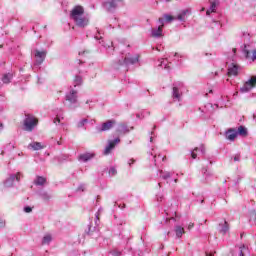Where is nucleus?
<instances>
[{
  "label": "nucleus",
  "mask_w": 256,
  "mask_h": 256,
  "mask_svg": "<svg viewBox=\"0 0 256 256\" xmlns=\"http://www.w3.org/2000/svg\"><path fill=\"white\" fill-rule=\"evenodd\" d=\"M70 19L74 21L77 27H87L89 25V18L85 17V8L81 5H76L70 11Z\"/></svg>",
  "instance_id": "1"
},
{
  "label": "nucleus",
  "mask_w": 256,
  "mask_h": 256,
  "mask_svg": "<svg viewBox=\"0 0 256 256\" xmlns=\"http://www.w3.org/2000/svg\"><path fill=\"white\" fill-rule=\"evenodd\" d=\"M37 125H39V119L32 114H26V118L24 119V130L31 132Z\"/></svg>",
  "instance_id": "2"
},
{
  "label": "nucleus",
  "mask_w": 256,
  "mask_h": 256,
  "mask_svg": "<svg viewBox=\"0 0 256 256\" xmlns=\"http://www.w3.org/2000/svg\"><path fill=\"white\" fill-rule=\"evenodd\" d=\"M256 87V77L252 76L251 79L246 81L243 86L240 88L241 93H249L251 89H254Z\"/></svg>",
  "instance_id": "3"
},
{
  "label": "nucleus",
  "mask_w": 256,
  "mask_h": 256,
  "mask_svg": "<svg viewBox=\"0 0 256 256\" xmlns=\"http://www.w3.org/2000/svg\"><path fill=\"white\" fill-rule=\"evenodd\" d=\"M135 63H139V56L129 57L126 56L123 61L119 60L118 65L115 66V69H119L121 65H135Z\"/></svg>",
  "instance_id": "4"
},
{
  "label": "nucleus",
  "mask_w": 256,
  "mask_h": 256,
  "mask_svg": "<svg viewBox=\"0 0 256 256\" xmlns=\"http://www.w3.org/2000/svg\"><path fill=\"white\" fill-rule=\"evenodd\" d=\"M115 125H117V121L107 120L106 122L102 123V126L99 131H100V133H103L105 131H111V129H113V127H115Z\"/></svg>",
  "instance_id": "5"
},
{
  "label": "nucleus",
  "mask_w": 256,
  "mask_h": 256,
  "mask_svg": "<svg viewBox=\"0 0 256 256\" xmlns=\"http://www.w3.org/2000/svg\"><path fill=\"white\" fill-rule=\"evenodd\" d=\"M239 75V65L232 63L228 67V77H237Z\"/></svg>",
  "instance_id": "6"
},
{
  "label": "nucleus",
  "mask_w": 256,
  "mask_h": 256,
  "mask_svg": "<svg viewBox=\"0 0 256 256\" xmlns=\"http://www.w3.org/2000/svg\"><path fill=\"white\" fill-rule=\"evenodd\" d=\"M117 143H121V139L116 138L114 141H110L109 145L106 146V148L104 150V155H109V153H111V151H113V149H115V145H117Z\"/></svg>",
  "instance_id": "7"
},
{
  "label": "nucleus",
  "mask_w": 256,
  "mask_h": 256,
  "mask_svg": "<svg viewBox=\"0 0 256 256\" xmlns=\"http://www.w3.org/2000/svg\"><path fill=\"white\" fill-rule=\"evenodd\" d=\"M237 135H238L237 130L230 128L226 132V139L228 141H235V139H237Z\"/></svg>",
  "instance_id": "8"
},
{
  "label": "nucleus",
  "mask_w": 256,
  "mask_h": 256,
  "mask_svg": "<svg viewBox=\"0 0 256 256\" xmlns=\"http://www.w3.org/2000/svg\"><path fill=\"white\" fill-rule=\"evenodd\" d=\"M35 57H36V61L39 65H41V63H43V61H45V57H47V52L46 51H39L37 50L36 51V54H35Z\"/></svg>",
  "instance_id": "9"
},
{
  "label": "nucleus",
  "mask_w": 256,
  "mask_h": 256,
  "mask_svg": "<svg viewBox=\"0 0 256 256\" xmlns=\"http://www.w3.org/2000/svg\"><path fill=\"white\" fill-rule=\"evenodd\" d=\"M66 101L69 103H77V90H71L68 95H66Z\"/></svg>",
  "instance_id": "10"
},
{
  "label": "nucleus",
  "mask_w": 256,
  "mask_h": 256,
  "mask_svg": "<svg viewBox=\"0 0 256 256\" xmlns=\"http://www.w3.org/2000/svg\"><path fill=\"white\" fill-rule=\"evenodd\" d=\"M246 59H250V61H255L256 59V50L249 51L244 49Z\"/></svg>",
  "instance_id": "11"
},
{
  "label": "nucleus",
  "mask_w": 256,
  "mask_h": 256,
  "mask_svg": "<svg viewBox=\"0 0 256 256\" xmlns=\"http://www.w3.org/2000/svg\"><path fill=\"white\" fill-rule=\"evenodd\" d=\"M152 37H163V24L159 25L157 29H152Z\"/></svg>",
  "instance_id": "12"
},
{
  "label": "nucleus",
  "mask_w": 256,
  "mask_h": 256,
  "mask_svg": "<svg viewBox=\"0 0 256 256\" xmlns=\"http://www.w3.org/2000/svg\"><path fill=\"white\" fill-rule=\"evenodd\" d=\"M123 0H112L110 2H106L105 3V7L106 9H108V11H111L112 9H115L117 7V2H121Z\"/></svg>",
  "instance_id": "13"
},
{
  "label": "nucleus",
  "mask_w": 256,
  "mask_h": 256,
  "mask_svg": "<svg viewBox=\"0 0 256 256\" xmlns=\"http://www.w3.org/2000/svg\"><path fill=\"white\" fill-rule=\"evenodd\" d=\"M95 157V154L86 153L79 156L80 161H84V163H87V161H90V159H93Z\"/></svg>",
  "instance_id": "14"
},
{
  "label": "nucleus",
  "mask_w": 256,
  "mask_h": 256,
  "mask_svg": "<svg viewBox=\"0 0 256 256\" xmlns=\"http://www.w3.org/2000/svg\"><path fill=\"white\" fill-rule=\"evenodd\" d=\"M175 233H176V237H178V239H181V237L185 235V228L181 226H176Z\"/></svg>",
  "instance_id": "15"
},
{
  "label": "nucleus",
  "mask_w": 256,
  "mask_h": 256,
  "mask_svg": "<svg viewBox=\"0 0 256 256\" xmlns=\"http://www.w3.org/2000/svg\"><path fill=\"white\" fill-rule=\"evenodd\" d=\"M47 183V178L43 176H37L36 180L34 181V185H45Z\"/></svg>",
  "instance_id": "16"
},
{
  "label": "nucleus",
  "mask_w": 256,
  "mask_h": 256,
  "mask_svg": "<svg viewBox=\"0 0 256 256\" xmlns=\"http://www.w3.org/2000/svg\"><path fill=\"white\" fill-rule=\"evenodd\" d=\"M187 13H189V10H183L180 14H178L176 19H178V21H185L187 19Z\"/></svg>",
  "instance_id": "17"
},
{
  "label": "nucleus",
  "mask_w": 256,
  "mask_h": 256,
  "mask_svg": "<svg viewBox=\"0 0 256 256\" xmlns=\"http://www.w3.org/2000/svg\"><path fill=\"white\" fill-rule=\"evenodd\" d=\"M11 79H13V74H11V73L4 74L2 77V82L5 84H9V83H11Z\"/></svg>",
  "instance_id": "18"
},
{
  "label": "nucleus",
  "mask_w": 256,
  "mask_h": 256,
  "mask_svg": "<svg viewBox=\"0 0 256 256\" xmlns=\"http://www.w3.org/2000/svg\"><path fill=\"white\" fill-rule=\"evenodd\" d=\"M29 147H31V149H33L34 151H39V150L43 149V146L39 142L30 143Z\"/></svg>",
  "instance_id": "19"
},
{
  "label": "nucleus",
  "mask_w": 256,
  "mask_h": 256,
  "mask_svg": "<svg viewBox=\"0 0 256 256\" xmlns=\"http://www.w3.org/2000/svg\"><path fill=\"white\" fill-rule=\"evenodd\" d=\"M237 133L241 135V137H247V128H245V126H239Z\"/></svg>",
  "instance_id": "20"
},
{
  "label": "nucleus",
  "mask_w": 256,
  "mask_h": 256,
  "mask_svg": "<svg viewBox=\"0 0 256 256\" xmlns=\"http://www.w3.org/2000/svg\"><path fill=\"white\" fill-rule=\"evenodd\" d=\"M50 241H53V237L51 236V234H46L43 237L42 244L43 245H49Z\"/></svg>",
  "instance_id": "21"
},
{
  "label": "nucleus",
  "mask_w": 256,
  "mask_h": 256,
  "mask_svg": "<svg viewBox=\"0 0 256 256\" xmlns=\"http://www.w3.org/2000/svg\"><path fill=\"white\" fill-rule=\"evenodd\" d=\"M79 85H83V78L81 76H75L74 87H79Z\"/></svg>",
  "instance_id": "22"
},
{
  "label": "nucleus",
  "mask_w": 256,
  "mask_h": 256,
  "mask_svg": "<svg viewBox=\"0 0 256 256\" xmlns=\"http://www.w3.org/2000/svg\"><path fill=\"white\" fill-rule=\"evenodd\" d=\"M21 181V172H17L16 175H12L9 178V181Z\"/></svg>",
  "instance_id": "23"
},
{
  "label": "nucleus",
  "mask_w": 256,
  "mask_h": 256,
  "mask_svg": "<svg viewBox=\"0 0 256 256\" xmlns=\"http://www.w3.org/2000/svg\"><path fill=\"white\" fill-rule=\"evenodd\" d=\"M227 231H229V223H228L227 221H225V222H224V225H223V227H222V229H221V233H222L223 235H225V233H227Z\"/></svg>",
  "instance_id": "24"
},
{
  "label": "nucleus",
  "mask_w": 256,
  "mask_h": 256,
  "mask_svg": "<svg viewBox=\"0 0 256 256\" xmlns=\"http://www.w3.org/2000/svg\"><path fill=\"white\" fill-rule=\"evenodd\" d=\"M164 19L168 22V23H171V21H175V19H177L176 17L174 16H171L169 14H165L164 15Z\"/></svg>",
  "instance_id": "25"
},
{
  "label": "nucleus",
  "mask_w": 256,
  "mask_h": 256,
  "mask_svg": "<svg viewBox=\"0 0 256 256\" xmlns=\"http://www.w3.org/2000/svg\"><path fill=\"white\" fill-rule=\"evenodd\" d=\"M173 97H175V99H179L181 97V95L179 94V88H173Z\"/></svg>",
  "instance_id": "26"
},
{
  "label": "nucleus",
  "mask_w": 256,
  "mask_h": 256,
  "mask_svg": "<svg viewBox=\"0 0 256 256\" xmlns=\"http://www.w3.org/2000/svg\"><path fill=\"white\" fill-rule=\"evenodd\" d=\"M239 249H240L239 256H245V253H247V247H245V245H242L239 247Z\"/></svg>",
  "instance_id": "27"
},
{
  "label": "nucleus",
  "mask_w": 256,
  "mask_h": 256,
  "mask_svg": "<svg viewBox=\"0 0 256 256\" xmlns=\"http://www.w3.org/2000/svg\"><path fill=\"white\" fill-rule=\"evenodd\" d=\"M197 151H199V148H194V150L191 153L192 159H197Z\"/></svg>",
  "instance_id": "28"
},
{
  "label": "nucleus",
  "mask_w": 256,
  "mask_h": 256,
  "mask_svg": "<svg viewBox=\"0 0 256 256\" xmlns=\"http://www.w3.org/2000/svg\"><path fill=\"white\" fill-rule=\"evenodd\" d=\"M217 7V5L215 4V2H212L211 3V7H210V11L212 12V13H215V8Z\"/></svg>",
  "instance_id": "29"
},
{
  "label": "nucleus",
  "mask_w": 256,
  "mask_h": 256,
  "mask_svg": "<svg viewBox=\"0 0 256 256\" xmlns=\"http://www.w3.org/2000/svg\"><path fill=\"white\" fill-rule=\"evenodd\" d=\"M111 253L113 256H121V251L119 250H113Z\"/></svg>",
  "instance_id": "30"
},
{
  "label": "nucleus",
  "mask_w": 256,
  "mask_h": 256,
  "mask_svg": "<svg viewBox=\"0 0 256 256\" xmlns=\"http://www.w3.org/2000/svg\"><path fill=\"white\" fill-rule=\"evenodd\" d=\"M87 123V119H83L78 123V127H83Z\"/></svg>",
  "instance_id": "31"
},
{
  "label": "nucleus",
  "mask_w": 256,
  "mask_h": 256,
  "mask_svg": "<svg viewBox=\"0 0 256 256\" xmlns=\"http://www.w3.org/2000/svg\"><path fill=\"white\" fill-rule=\"evenodd\" d=\"M234 161H235V162L241 161V154H236V155L234 156Z\"/></svg>",
  "instance_id": "32"
},
{
  "label": "nucleus",
  "mask_w": 256,
  "mask_h": 256,
  "mask_svg": "<svg viewBox=\"0 0 256 256\" xmlns=\"http://www.w3.org/2000/svg\"><path fill=\"white\" fill-rule=\"evenodd\" d=\"M24 211L25 213H31V211H33V208L27 206V207H24Z\"/></svg>",
  "instance_id": "33"
},
{
  "label": "nucleus",
  "mask_w": 256,
  "mask_h": 256,
  "mask_svg": "<svg viewBox=\"0 0 256 256\" xmlns=\"http://www.w3.org/2000/svg\"><path fill=\"white\" fill-rule=\"evenodd\" d=\"M109 173H111V175H117V169L111 168Z\"/></svg>",
  "instance_id": "34"
},
{
  "label": "nucleus",
  "mask_w": 256,
  "mask_h": 256,
  "mask_svg": "<svg viewBox=\"0 0 256 256\" xmlns=\"http://www.w3.org/2000/svg\"><path fill=\"white\" fill-rule=\"evenodd\" d=\"M158 23H160V25H163V27H165V23H164L163 18H159Z\"/></svg>",
  "instance_id": "35"
},
{
  "label": "nucleus",
  "mask_w": 256,
  "mask_h": 256,
  "mask_svg": "<svg viewBox=\"0 0 256 256\" xmlns=\"http://www.w3.org/2000/svg\"><path fill=\"white\" fill-rule=\"evenodd\" d=\"M135 163V159L131 158L128 162V165L131 167Z\"/></svg>",
  "instance_id": "36"
},
{
  "label": "nucleus",
  "mask_w": 256,
  "mask_h": 256,
  "mask_svg": "<svg viewBox=\"0 0 256 256\" xmlns=\"http://www.w3.org/2000/svg\"><path fill=\"white\" fill-rule=\"evenodd\" d=\"M54 123H61V119L57 116V117L54 119Z\"/></svg>",
  "instance_id": "37"
},
{
  "label": "nucleus",
  "mask_w": 256,
  "mask_h": 256,
  "mask_svg": "<svg viewBox=\"0 0 256 256\" xmlns=\"http://www.w3.org/2000/svg\"><path fill=\"white\" fill-rule=\"evenodd\" d=\"M1 227H5V221L4 220H0V228Z\"/></svg>",
  "instance_id": "38"
},
{
  "label": "nucleus",
  "mask_w": 256,
  "mask_h": 256,
  "mask_svg": "<svg viewBox=\"0 0 256 256\" xmlns=\"http://www.w3.org/2000/svg\"><path fill=\"white\" fill-rule=\"evenodd\" d=\"M195 227V224H193V223H190L189 225H188V229H193Z\"/></svg>",
  "instance_id": "39"
},
{
  "label": "nucleus",
  "mask_w": 256,
  "mask_h": 256,
  "mask_svg": "<svg viewBox=\"0 0 256 256\" xmlns=\"http://www.w3.org/2000/svg\"><path fill=\"white\" fill-rule=\"evenodd\" d=\"M169 177H171L169 174H166L165 176H163V179H169Z\"/></svg>",
  "instance_id": "40"
},
{
  "label": "nucleus",
  "mask_w": 256,
  "mask_h": 256,
  "mask_svg": "<svg viewBox=\"0 0 256 256\" xmlns=\"http://www.w3.org/2000/svg\"><path fill=\"white\" fill-rule=\"evenodd\" d=\"M211 13H212L211 10L206 11V15H211Z\"/></svg>",
  "instance_id": "41"
},
{
  "label": "nucleus",
  "mask_w": 256,
  "mask_h": 256,
  "mask_svg": "<svg viewBox=\"0 0 256 256\" xmlns=\"http://www.w3.org/2000/svg\"><path fill=\"white\" fill-rule=\"evenodd\" d=\"M3 130V123H0V131Z\"/></svg>",
  "instance_id": "42"
},
{
  "label": "nucleus",
  "mask_w": 256,
  "mask_h": 256,
  "mask_svg": "<svg viewBox=\"0 0 256 256\" xmlns=\"http://www.w3.org/2000/svg\"><path fill=\"white\" fill-rule=\"evenodd\" d=\"M165 69H171V66L166 65V66H165Z\"/></svg>",
  "instance_id": "43"
},
{
  "label": "nucleus",
  "mask_w": 256,
  "mask_h": 256,
  "mask_svg": "<svg viewBox=\"0 0 256 256\" xmlns=\"http://www.w3.org/2000/svg\"><path fill=\"white\" fill-rule=\"evenodd\" d=\"M206 256H214V255H213V254H211V253H210V254H209V253H206Z\"/></svg>",
  "instance_id": "44"
},
{
  "label": "nucleus",
  "mask_w": 256,
  "mask_h": 256,
  "mask_svg": "<svg viewBox=\"0 0 256 256\" xmlns=\"http://www.w3.org/2000/svg\"><path fill=\"white\" fill-rule=\"evenodd\" d=\"M78 63H79V65H81V63H83V61H81V60H78Z\"/></svg>",
  "instance_id": "45"
},
{
  "label": "nucleus",
  "mask_w": 256,
  "mask_h": 256,
  "mask_svg": "<svg viewBox=\"0 0 256 256\" xmlns=\"http://www.w3.org/2000/svg\"><path fill=\"white\" fill-rule=\"evenodd\" d=\"M236 51H237V49H236V48H234V49H233V52L235 53Z\"/></svg>",
  "instance_id": "46"
},
{
  "label": "nucleus",
  "mask_w": 256,
  "mask_h": 256,
  "mask_svg": "<svg viewBox=\"0 0 256 256\" xmlns=\"http://www.w3.org/2000/svg\"><path fill=\"white\" fill-rule=\"evenodd\" d=\"M163 63H164V61H162V62L160 63V66H162V65H163Z\"/></svg>",
  "instance_id": "47"
},
{
  "label": "nucleus",
  "mask_w": 256,
  "mask_h": 256,
  "mask_svg": "<svg viewBox=\"0 0 256 256\" xmlns=\"http://www.w3.org/2000/svg\"><path fill=\"white\" fill-rule=\"evenodd\" d=\"M165 159H167V157L164 156V157H163V161H165Z\"/></svg>",
  "instance_id": "48"
},
{
  "label": "nucleus",
  "mask_w": 256,
  "mask_h": 256,
  "mask_svg": "<svg viewBox=\"0 0 256 256\" xmlns=\"http://www.w3.org/2000/svg\"><path fill=\"white\" fill-rule=\"evenodd\" d=\"M209 93H213V90H210Z\"/></svg>",
  "instance_id": "49"
},
{
  "label": "nucleus",
  "mask_w": 256,
  "mask_h": 256,
  "mask_svg": "<svg viewBox=\"0 0 256 256\" xmlns=\"http://www.w3.org/2000/svg\"><path fill=\"white\" fill-rule=\"evenodd\" d=\"M4 153H5V152H4V151H2V152H1V155H3Z\"/></svg>",
  "instance_id": "50"
},
{
  "label": "nucleus",
  "mask_w": 256,
  "mask_h": 256,
  "mask_svg": "<svg viewBox=\"0 0 256 256\" xmlns=\"http://www.w3.org/2000/svg\"><path fill=\"white\" fill-rule=\"evenodd\" d=\"M201 11H205V8H202V10Z\"/></svg>",
  "instance_id": "51"
},
{
  "label": "nucleus",
  "mask_w": 256,
  "mask_h": 256,
  "mask_svg": "<svg viewBox=\"0 0 256 256\" xmlns=\"http://www.w3.org/2000/svg\"><path fill=\"white\" fill-rule=\"evenodd\" d=\"M158 185H159V187H161V183H159Z\"/></svg>",
  "instance_id": "52"
},
{
  "label": "nucleus",
  "mask_w": 256,
  "mask_h": 256,
  "mask_svg": "<svg viewBox=\"0 0 256 256\" xmlns=\"http://www.w3.org/2000/svg\"><path fill=\"white\" fill-rule=\"evenodd\" d=\"M171 219H173V220L175 221V218H174V217H172Z\"/></svg>",
  "instance_id": "53"
},
{
  "label": "nucleus",
  "mask_w": 256,
  "mask_h": 256,
  "mask_svg": "<svg viewBox=\"0 0 256 256\" xmlns=\"http://www.w3.org/2000/svg\"><path fill=\"white\" fill-rule=\"evenodd\" d=\"M166 1H171V0H166Z\"/></svg>",
  "instance_id": "54"
}]
</instances>
